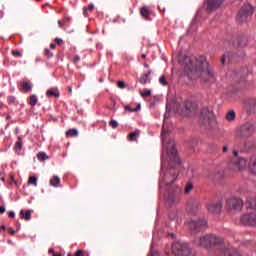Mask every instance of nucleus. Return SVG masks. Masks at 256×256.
<instances>
[{"instance_id": "f257e3e1", "label": "nucleus", "mask_w": 256, "mask_h": 256, "mask_svg": "<svg viewBox=\"0 0 256 256\" xmlns=\"http://www.w3.org/2000/svg\"><path fill=\"white\" fill-rule=\"evenodd\" d=\"M178 63L184 65V70L187 75L199 74L204 83H215V72L211 69L207 58L204 56L197 58L195 65L189 56H181Z\"/></svg>"}, {"instance_id": "f03ea898", "label": "nucleus", "mask_w": 256, "mask_h": 256, "mask_svg": "<svg viewBox=\"0 0 256 256\" xmlns=\"http://www.w3.org/2000/svg\"><path fill=\"white\" fill-rule=\"evenodd\" d=\"M196 245L203 247L204 249L216 251L218 256H241L237 249L231 246L225 247V244H223V238L213 234L200 237L196 240Z\"/></svg>"}, {"instance_id": "7ed1b4c3", "label": "nucleus", "mask_w": 256, "mask_h": 256, "mask_svg": "<svg viewBox=\"0 0 256 256\" xmlns=\"http://www.w3.org/2000/svg\"><path fill=\"white\" fill-rule=\"evenodd\" d=\"M168 157L170 159L168 168L161 167V176L162 181L165 182L166 185H171L177 181V177L179 175V171H177V167L181 165V159L177 155V148H175V142L171 141L167 146Z\"/></svg>"}, {"instance_id": "20e7f679", "label": "nucleus", "mask_w": 256, "mask_h": 256, "mask_svg": "<svg viewBox=\"0 0 256 256\" xmlns=\"http://www.w3.org/2000/svg\"><path fill=\"white\" fill-rule=\"evenodd\" d=\"M253 133H255V124L252 122H246L238 128L236 137L238 139H249Z\"/></svg>"}, {"instance_id": "39448f33", "label": "nucleus", "mask_w": 256, "mask_h": 256, "mask_svg": "<svg viewBox=\"0 0 256 256\" xmlns=\"http://www.w3.org/2000/svg\"><path fill=\"white\" fill-rule=\"evenodd\" d=\"M172 253L176 256H188L193 250L186 242H175L172 244Z\"/></svg>"}, {"instance_id": "423d86ee", "label": "nucleus", "mask_w": 256, "mask_h": 256, "mask_svg": "<svg viewBox=\"0 0 256 256\" xmlns=\"http://www.w3.org/2000/svg\"><path fill=\"white\" fill-rule=\"evenodd\" d=\"M200 123L204 127H213L215 124V116L213 115V110L209 108H203L200 112Z\"/></svg>"}, {"instance_id": "0eeeda50", "label": "nucleus", "mask_w": 256, "mask_h": 256, "mask_svg": "<svg viewBox=\"0 0 256 256\" xmlns=\"http://www.w3.org/2000/svg\"><path fill=\"white\" fill-rule=\"evenodd\" d=\"M254 11L255 10L253 9V6L251 4H246L242 6L237 15L236 21L238 23H247L249 21V17L253 15Z\"/></svg>"}, {"instance_id": "6e6552de", "label": "nucleus", "mask_w": 256, "mask_h": 256, "mask_svg": "<svg viewBox=\"0 0 256 256\" xmlns=\"http://www.w3.org/2000/svg\"><path fill=\"white\" fill-rule=\"evenodd\" d=\"M179 195H181V188L175 187L173 190L170 189L166 197V205L173 207V205L179 203Z\"/></svg>"}, {"instance_id": "1a4fd4ad", "label": "nucleus", "mask_w": 256, "mask_h": 256, "mask_svg": "<svg viewBox=\"0 0 256 256\" xmlns=\"http://www.w3.org/2000/svg\"><path fill=\"white\" fill-rule=\"evenodd\" d=\"M188 227L192 233H199V231H205L207 229L206 220H191L188 223Z\"/></svg>"}, {"instance_id": "9d476101", "label": "nucleus", "mask_w": 256, "mask_h": 256, "mask_svg": "<svg viewBox=\"0 0 256 256\" xmlns=\"http://www.w3.org/2000/svg\"><path fill=\"white\" fill-rule=\"evenodd\" d=\"M242 225L256 227V212L246 213L240 218Z\"/></svg>"}, {"instance_id": "9b49d317", "label": "nucleus", "mask_w": 256, "mask_h": 256, "mask_svg": "<svg viewBox=\"0 0 256 256\" xmlns=\"http://www.w3.org/2000/svg\"><path fill=\"white\" fill-rule=\"evenodd\" d=\"M227 205L230 209H234V211H241L243 209V200L241 198H232L227 200Z\"/></svg>"}, {"instance_id": "f8f14e48", "label": "nucleus", "mask_w": 256, "mask_h": 256, "mask_svg": "<svg viewBox=\"0 0 256 256\" xmlns=\"http://www.w3.org/2000/svg\"><path fill=\"white\" fill-rule=\"evenodd\" d=\"M186 211L190 215H195V213H197V211H199V201L197 199H193V198L188 200Z\"/></svg>"}, {"instance_id": "ddd939ff", "label": "nucleus", "mask_w": 256, "mask_h": 256, "mask_svg": "<svg viewBox=\"0 0 256 256\" xmlns=\"http://www.w3.org/2000/svg\"><path fill=\"white\" fill-rule=\"evenodd\" d=\"M184 109L186 111V115L191 116L195 115V112L197 111V109H199V106L197 105V103L187 100L184 102Z\"/></svg>"}, {"instance_id": "4468645a", "label": "nucleus", "mask_w": 256, "mask_h": 256, "mask_svg": "<svg viewBox=\"0 0 256 256\" xmlns=\"http://www.w3.org/2000/svg\"><path fill=\"white\" fill-rule=\"evenodd\" d=\"M222 207H223V203L221 201L209 203L207 205L208 213H212L213 215H218V213H221Z\"/></svg>"}, {"instance_id": "2eb2a0df", "label": "nucleus", "mask_w": 256, "mask_h": 256, "mask_svg": "<svg viewBox=\"0 0 256 256\" xmlns=\"http://www.w3.org/2000/svg\"><path fill=\"white\" fill-rule=\"evenodd\" d=\"M245 110L248 113V115H253L254 113H256V99H249L246 103H245Z\"/></svg>"}, {"instance_id": "dca6fc26", "label": "nucleus", "mask_w": 256, "mask_h": 256, "mask_svg": "<svg viewBox=\"0 0 256 256\" xmlns=\"http://www.w3.org/2000/svg\"><path fill=\"white\" fill-rule=\"evenodd\" d=\"M233 163L238 171H243L247 168V160L243 157H237L234 159Z\"/></svg>"}, {"instance_id": "f3484780", "label": "nucleus", "mask_w": 256, "mask_h": 256, "mask_svg": "<svg viewBox=\"0 0 256 256\" xmlns=\"http://www.w3.org/2000/svg\"><path fill=\"white\" fill-rule=\"evenodd\" d=\"M223 4V0H207V11H215Z\"/></svg>"}, {"instance_id": "a211bd4d", "label": "nucleus", "mask_w": 256, "mask_h": 256, "mask_svg": "<svg viewBox=\"0 0 256 256\" xmlns=\"http://www.w3.org/2000/svg\"><path fill=\"white\" fill-rule=\"evenodd\" d=\"M248 171L249 173H252V175H256V154L249 158Z\"/></svg>"}, {"instance_id": "6ab92c4d", "label": "nucleus", "mask_w": 256, "mask_h": 256, "mask_svg": "<svg viewBox=\"0 0 256 256\" xmlns=\"http://www.w3.org/2000/svg\"><path fill=\"white\" fill-rule=\"evenodd\" d=\"M149 75H151V70H149L146 74H143L140 77L139 83H141V85H145L147 82L150 83L151 80H149Z\"/></svg>"}, {"instance_id": "aec40b11", "label": "nucleus", "mask_w": 256, "mask_h": 256, "mask_svg": "<svg viewBox=\"0 0 256 256\" xmlns=\"http://www.w3.org/2000/svg\"><path fill=\"white\" fill-rule=\"evenodd\" d=\"M60 184H61V178H59V176H53L50 179L51 187H59Z\"/></svg>"}, {"instance_id": "412c9836", "label": "nucleus", "mask_w": 256, "mask_h": 256, "mask_svg": "<svg viewBox=\"0 0 256 256\" xmlns=\"http://www.w3.org/2000/svg\"><path fill=\"white\" fill-rule=\"evenodd\" d=\"M20 216H21V219H25V221H30L31 220V210H27L26 212H25V210H21Z\"/></svg>"}, {"instance_id": "4be33fe9", "label": "nucleus", "mask_w": 256, "mask_h": 256, "mask_svg": "<svg viewBox=\"0 0 256 256\" xmlns=\"http://www.w3.org/2000/svg\"><path fill=\"white\" fill-rule=\"evenodd\" d=\"M22 89L24 90V93H29L33 89V86L31 85V82H22L20 83Z\"/></svg>"}, {"instance_id": "5701e85b", "label": "nucleus", "mask_w": 256, "mask_h": 256, "mask_svg": "<svg viewBox=\"0 0 256 256\" xmlns=\"http://www.w3.org/2000/svg\"><path fill=\"white\" fill-rule=\"evenodd\" d=\"M140 14L144 19H149L151 13L149 12V9L147 7L140 8Z\"/></svg>"}, {"instance_id": "b1692460", "label": "nucleus", "mask_w": 256, "mask_h": 256, "mask_svg": "<svg viewBox=\"0 0 256 256\" xmlns=\"http://www.w3.org/2000/svg\"><path fill=\"white\" fill-rule=\"evenodd\" d=\"M247 209H255L256 210V199L254 198H249L247 200Z\"/></svg>"}, {"instance_id": "393cba45", "label": "nucleus", "mask_w": 256, "mask_h": 256, "mask_svg": "<svg viewBox=\"0 0 256 256\" xmlns=\"http://www.w3.org/2000/svg\"><path fill=\"white\" fill-rule=\"evenodd\" d=\"M79 136V131L77 129L73 128L70 129L66 132V137H78Z\"/></svg>"}, {"instance_id": "a878e982", "label": "nucleus", "mask_w": 256, "mask_h": 256, "mask_svg": "<svg viewBox=\"0 0 256 256\" xmlns=\"http://www.w3.org/2000/svg\"><path fill=\"white\" fill-rule=\"evenodd\" d=\"M237 45H238V47H245V45H247V37L242 36V37L238 38Z\"/></svg>"}, {"instance_id": "bb28decb", "label": "nucleus", "mask_w": 256, "mask_h": 256, "mask_svg": "<svg viewBox=\"0 0 256 256\" xmlns=\"http://www.w3.org/2000/svg\"><path fill=\"white\" fill-rule=\"evenodd\" d=\"M7 103L8 105H19V102L17 101V98L15 96H8L7 97Z\"/></svg>"}, {"instance_id": "cd10ccee", "label": "nucleus", "mask_w": 256, "mask_h": 256, "mask_svg": "<svg viewBox=\"0 0 256 256\" xmlns=\"http://www.w3.org/2000/svg\"><path fill=\"white\" fill-rule=\"evenodd\" d=\"M124 109L126 111H129L130 113H136L137 111H140L141 104H138L135 108H131L130 106L126 105V106H124Z\"/></svg>"}, {"instance_id": "c85d7f7f", "label": "nucleus", "mask_w": 256, "mask_h": 256, "mask_svg": "<svg viewBox=\"0 0 256 256\" xmlns=\"http://www.w3.org/2000/svg\"><path fill=\"white\" fill-rule=\"evenodd\" d=\"M14 149L15 151H21V149H23V140L21 137H18V141L15 143Z\"/></svg>"}, {"instance_id": "c756f323", "label": "nucleus", "mask_w": 256, "mask_h": 256, "mask_svg": "<svg viewBox=\"0 0 256 256\" xmlns=\"http://www.w3.org/2000/svg\"><path fill=\"white\" fill-rule=\"evenodd\" d=\"M37 159L38 161H47V159H49V156L45 152H39L37 154Z\"/></svg>"}, {"instance_id": "7c9ffc66", "label": "nucleus", "mask_w": 256, "mask_h": 256, "mask_svg": "<svg viewBox=\"0 0 256 256\" xmlns=\"http://www.w3.org/2000/svg\"><path fill=\"white\" fill-rule=\"evenodd\" d=\"M196 29H197V16H195V18L192 20L190 24L189 33H193V31H195Z\"/></svg>"}, {"instance_id": "2f4dec72", "label": "nucleus", "mask_w": 256, "mask_h": 256, "mask_svg": "<svg viewBox=\"0 0 256 256\" xmlns=\"http://www.w3.org/2000/svg\"><path fill=\"white\" fill-rule=\"evenodd\" d=\"M37 101H38L37 95L32 94L30 96L29 105H31V107H35L37 105Z\"/></svg>"}, {"instance_id": "473e14b6", "label": "nucleus", "mask_w": 256, "mask_h": 256, "mask_svg": "<svg viewBox=\"0 0 256 256\" xmlns=\"http://www.w3.org/2000/svg\"><path fill=\"white\" fill-rule=\"evenodd\" d=\"M235 111L230 110L227 114H226V119L227 121H235Z\"/></svg>"}, {"instance_id": "72a5a7b5", "label": "nucleus", "mask_w": 256, "mask_h": 256, "mask_svg": "<svg viewBox=\"0 0 256 256\" xmlns=\"http://www.w3.org/2000/svg\"><path fill=\"white\" fill-rule=\"evenodd\" d=\"M168 134H169V131L165 129V126H163L162 127V145H165Z\"/></svg>"}, {"instance_id": "f704fd0d", "label": "nucleus", "mask_w": 256, "mask_h": 256, "mask_svg": "<svg viewBox=\"0 0 256 256\" xmlns=\"http://www.w3.org/2000/svg\"><path fill=\"white\" fill-rule=\"evenodd\" d=\"M159 83L160 85H163L164 87H167L169 85V83L167 82V78L165 77V75H162L159 78Z\"/></svg>"}, {"instance_id": "c9c22d12", "label": "nucleus", "mask_w": 256, "mask_h": 256, "mask_svg": "<svg viewBox=\"0 0 256 256\" xmlns=\"http://www.w3.org/2000/svg\"><path fill=\"white\" fill-rule=\"evenodd\" d=\"M28 185H34V187H37V177L31 176L28 179Z\"/></svg>"}, {"instance_id": "e433bc0d", "label": "nucleus", "mask_w": 256, "mask_h": 256, "mask_svg": "<svg viewBox=\"0 0 256 256\" xmlns=\"http://www.w3.org/2000/svg\"><path fill=\"white\" fill-rule=\"evenodd\" d=\"M137 135H139V130H136L132 133L129 134V141H135V139L137 138Z\"/></svg>"}, {"instance_id": "4c0bfd02", "label": "nucleus", "mask_w": 256, "mask_h": 256, "mask_svg": "<svg viewBox=\"0 0 256 256\" xmlns=\"http://www.w3.org/2000/svg\"><path fill=\"white\" fill-rule=\"evenodd\" d=\"M191 191H193V183H188V184L185 186L184 192H185L186 194H189V193H191Z\"/></svg>"}, {"instance_id": "58836bf2", "label": "nucleus", "mask_w": 256, "mask_h": 256, "mask_svg": "<svg viewBox=\"0 0 256 256\" xmlns=\"http://www.w3.org/2000/svg\"><path fill=\"white\" fill-rule=\"evenodd\" d=\"M109 125L112 129H117V127H119V122H117V120H111Z\"/></svg>"}, {"instance_id": "ea45409f", "label": "nucleus", "mask_w": 256, "mask_h": 256, "mask_svg": "<svg viewBox=\"0 0 256 256\" xmlns=\"http://www.w3.org/2000/svg\"><path fill=\"white\" fill-rule=\"evenodd\" d=\"M46 95H47V97H59V94H57L55 91H52V90H48L47 92H46Z\"/></svg>"}, {"instance_id": "a19ab883", "label": "nucleus", "mask_w": 256, "mask_h": 256, "mask_svg": "<svg viewBox=\"0 0 256 256\" xmlns=\"http://www.w3.org/2000/svg\"><path fill=\"white\" fill-rule=\"evenodd\" d=\"M44 54L46 55V57H48V59H51V57H53V52H51V50H49V48H46L44 50Z\"/></svg>"}, {"instance_id": "79ce46f5", "label": "nucleus", "mask_w": 256, "mask_h": 256, "mask_svg": "<svg viewBox=\"0 0 256 256\" xmlns=\"http://www.w3.org/2000/svg\"><path fill=\"white\" fill-rule=\"evenodd\" d=\"M12 55L14 57H19V58L23 57V54H21V52L18 50H12Z\"/></svg>"}, {"instance_id": "37998d69", "label": "nucleus", "mask_w": 256, "mask_h": 256, "mask_svg": "<svg viewBox=\"0 0 256 256\" xmlns=\"http://www.w3.org/2000/svg\"><path fill=\"white\" fill-rule=\"evenodd\" d=\"M141 97H149L151 95V90H146L144 92H140Z\"/></svg>"}, {"instance_id": "c03bdc74", "label": "nucleus", "mask_w": 256, "mask_h": 256, "mask_svg": "<svg viewBox=\"0 0 256 256\" xmlns=\"http://www.w3.org/2000/svg\"><path fill=\"white\" fill-rule=\"evenodd\" d=\"M117 87H119V89H125V82L124 81H118L117 82Z\"/></svg>"}, {"instance_id": "a18cd8bd", "label": "nucleus", "mask_w": 256, "mask_h": 256, "mask_svg": "<svg viewBox=\"0 0 256 256\" xmlns=\"http://www.w3.org/2000/svg\"><path fill=\"white\" fill-rule=\"evenodd\" d=\"M63 23H65V25L69 26V24L71 23V18L70 17H65L63 19Z\"/></svg>"}, {"instance_id": "49530a36", "label": "nucleus", "mask_w": 256, "mask_h": 256, "mask_svg": "<svg viewBox=\"0 0 256 256\" xmlns=\"http://www.w3.org/2000/svg\"><path fill=\"white\" fill-rule=\"evenodd\" d=\"M55 42L57 43V45H63L65 43V41H63V39L61 38H55Z\"/></svg>"}, {"instance_id": "de8ad7c7", "label": "nucleus", "mask_w": 256, "mask_h": 256, "mask_svg": "<svg viewBox=\"0 0 256 256\" xmlns=\"http://www.w3.org/2000/svg\"><path fill=\"white\" fill-rule=\"evenodd\" d=\"M88 12H93V9H95V5L89 4L88 7L86 8Z\"/></svg>"}, {"instance_id": "09e8293b", "label": "nucleus", "mask_w": 256, "mask_h": 256, "mask_svg": "<svg viewBox=\"0 0 256 256\" xmlns=\"http://www.w3.org/2000/svg\"><path fill=\"white\" fill-rule=\"evenodd\" d=\"M148 256H159V252H157L155 250H151L150 254Z\"/></svg>"}, {"instance_id": "8fccbe9b", "label": "nucleus", "mask_w": 256, "mask_h": 256, "mask_svg": "<svg viewBox=\"0 0 256 256\" xmlns=\"http://www.w3.org/2000/svg\"><path fill=\"white\" fill-rule=\"evenodd\" d=\"M58 25H59V27H60L61 29H63L64 26L67 25V24H65V22H63V20H62V21H61V20H58Z\"/></svg>"}, {"instance_id": "3c124183", "label": "nucleus", "mask_w": 256, "mask_h": 256, "mask_svg": "<svg viewBox=\"0 0 256 256\" xmlns=\"http://www.w3.org/2000/svg\"><path fill=\"white\" fill-rule=\"evenodd\" d=\"M79 61H81V57L79 55H76L74 57L73 63H79Z\"/></svg>"}, {"instance_id": "603ef678", "label": "nucleus", "mask_w": 256, "mask_h": 256, "mask_svg": "<svg viewBox=\"0 0 256 256\" xmlns=\"http://www.w3.org/2000/svg\"><path fill=\"white\" fill-rule=\"evenodd\" d=\"M74 256H83L82 250L76 251V253L74 254Z\"/></svg>"}, {"instance_id": "864d4df0", "label": "nucleus", "mask_w": 256, "mask_h": 256, "mask_svg": "<svg viewBox=\"0 0 256 256\" xmlns=\"http://www.w3.org/2000/svg\"><path fill=\"white\" fill-rule=\"evenodd\" d=\"M8 216L10 217V219H13L15 217V212L13 211L9 212Z\"/></svg>"}, {"instance_id": "5fc2aeb1", "label": "nucleus", "mask_w": 256, "mask_h": 256, "mask_svg": "<svg viewBox=\"0 0 256 256\" xmlns=\"http://www.w3.org/2000/svg\"><path fill=\"white\" fill-rule=\"evenodd\" d=\"M84 17H89V11L87 8H84Z\"/></svg>"}, {"instance_id": "6e6d98bb", "label": "nucleus", "mask_w": 256, "mask_h": 256, "mask_svg": "<svg viewBox=\"0 0 256 256\" xmlns=\"http://www.w3.org/2000/svg\"><path fill=\"white\" fill-rule=\"evenodd\" d=\"M48 253H49V255H55V250H53V248H50L48 250Z\"/></svg>"}, {"instance_id": "4d7b16f0", "label": "nucleus", "mask_w": 256, "mask_h": 256, "mask_svg": "<svg viewBox=\"0 0 256 256\" xmlns=\"http://www.w3.org/2000/svg\"><path fill=\"white\" fill-rule=\"evenodd\" d=\"M6 209L5 206H0V213L3 214L5 213Z\"/></svg>"}, {"instance_id": "13d9d810", "label": "nucleus", "mask_w": 256, "mask_h": 256, "mask_svg": "<svg viewBox=\"0 0 256 256\" xmlns=\"http://www.w3.org/2000/svg\"><path fill=\"white\" fill-rule=\"evenodd\" d=\"M8 231L10 235H15V230H13V228H9Z\"/></svg>"}, {"instance_id": "bf43d9fd", "label": "nucleus", "mask_w": 256, "mask_h": 256, "mask_svg": "<svg viewBox=\"0 0 256 256\" xmlns=\"http://www.w3.org/2000/svg\"><path fill=\"white\" fill-rule=\"evenodd\" d=\"M222 151L223 153H227V151H229V148L227 146H223Z\"/></svg>"}, {"instance_id": "052dcab7", "label": "nucleus", "mask_w": 256, "mask_h": 256, "mask_svg": "<svg viewBox=\"0 0 256 256\" xmlns=\"http://www.w3.org/2000/svg\"><path fill=\"white\" fill-rule=\"evenodd\" d=\"M221 63H222V65H225V55L222 56Z\"/></svg>"}, {"instance_id": "680f3d73", "label": "nucleus", "mask_w": 256, "mask_h": 256, "mask_svg": "<svg viewBox=\"0 0 256 256\" xmlns=\"http://www.w3.org/2000/svg\"><path fill=\"white\" fill-rule=\"evenodd\" d=\"M56 47H57V45L55 43L50 44V48L55 49Z\"/></svg>"}, {"instance_id": "e2e57ef3", "label": "nucleus", "mask_w": 256, "mask_h": 256, "mask_svg": "<svg viewBox=\"0 0 256 256\" xmlns=\"http://www.w3.org/2000/svg\"><path fill=\"white\" fill-rule=\"evenodd\" d=\"M233 155H234V157H237V155H239V151L234 150V151H233Z\"/></svg>"}, {"instance_id": "0e129e2a", "label": "nucleus", "mask_w": 256, "mask_h": 256, "mask_svg": "<svg viewBox=\"0 0 256 256\" xmlns=\"http://www.w3.org/2000/svg\"><path fill=\"white\" fill-rule=\"evenodd\" d=\"M68 91L69 93H73V87L72 86L68 87Z\"/></svg>"}, {"instance_id": "69168bd1", "label": "nucleus", "mask_w": 256, "mask_h": 256, "mask_svg": "<svg viewBox=\"0 0 256 256\" xmlns=\"http://www.w3.org/2000/svg\"><path fill=\"white\" fill-rule=\"evenodd\" d=\"M0 231H5V225L0 226Z\"/></svg>"}, {"instance_id": "338daca9", "label": "nucleus", "mask_w": 256, "mask_h": 256, "mask_svg": "<svg viewBox=\"0 0 256 256\" xmlns=\"http://www.w3.org/2000/svg\"><path fill=\"white\" fill-rule=\"evenodd\" d=\"M11 181H15V177L13 175H10Z\"/></svg>"}, {"instance_id": "774afa93", "label": "nucleus", "mask_w": 256, "mask_h": 256, "mask_svg": "<svg viewBox=\"0 0 256 256\" xmlns=\"http://www.w3.org/2000/svg\"><path fill=\"white\" fill-rule=\"evenodd\" d=\"M52 256H61V254H57L54 252V254Z\"/></svg>"}]
</instances>
